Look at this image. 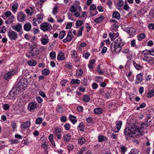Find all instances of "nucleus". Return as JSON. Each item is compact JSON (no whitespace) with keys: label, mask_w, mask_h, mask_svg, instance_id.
I'll return each mask as SVG.
<instances>
[{"label":"nucleus","mask_w":154,"mask_h":154,"mask_svg":"<svg viewBox=\"0 0 154 154\" xmlns=\"http://www.w3.org/2000/svg\"><path fill=\"white\" fill-rule=\"evenodd\" d=\"M80 82V80L75 79H72L70 82L71 83L73 84H79Z\"/></svg>","instance_id":"nucleus-43"},{"label":"nucleus","mask_w":154,"mask_h":154,"mask_svg":"<svg viewBox=\"0 0 154 154\" xmlns=\"http://www.w3.org/2000/svg\"><path fill=\"white\" fill-rule=\"evenodd\" d=\"M43 121V119L41 117L37 118L35 120V122L36 124H41Z\"/></svg>","instance_id":"nucleus-39"},{"label":"nucleus","mask_w":154,"mask_h":154,"mask_svg":"<svg viewBox=\"0 0 154 154\" xmlns=\"http://www.w3.org/2000/svg\"><path fill=\"white\" fill-rule=\"evenodd\" d=\"M102 112V109L100 108H95L94 110V112L96 114H101Z\"/></svg>","instance_id":"nucleus-29"},{"label":"nucleus","mask_w":154,"mask_h":154,"mask_svg":"<svg viewBox=\"0 0 154 154\" xmlns=\"http://www.w3.org/2000/svg\"><path fill=\"white\" fill-rule=\"evenodd\" d=\"M58 7L57 6H55L53 9L52 13L54 15H56L58 13Z\"/></svg>","instance_id":"nucleus-48"},{"label":"nucleus","mask_w":154,"mask_h":154,"mask_svg":"<svg viewBox=\"0 0 154 154\" xmlns=\"http://www.w3.org/2000/svg\"><path fill=\"white\" fill-rule=\"evenodd\" d=\"M65 34L66 33L65 31L62 30L61 31L59 34V38L60 39H63L65 36Z\"/></svg>","instance_id":"nucleus-36"},{"label":"nucleus","mask_w":154,"mask_h":154,"mask_svg":"<svg viewBox=\"0 0 154 154\" xmlns=\"http://www.w3.org/2000/svg\"><path fill=\"white\" fill-rule=\"evenodd\" d=\"M83 23V22L82 21L77 20L75 23L76 27L77 28H79V26H81Z\"/></svg>","instance_id":"nucleus-49"},{"label":"nucleus","mask_w":154,"mask_h":154,"mask_svg":"<svg viewBox=\"0 0 154 154\" xmlns=\"http://www.w3.org/2000/svg\"><path fill=\"white\" fill-rule=\"evenodd\" d=\"M124 2L122 0H119L117 2V5L119 7H122L123 5Z\"/></svg>","instance_id":"nucleus-54"},{"label":"nucleus","mask_w":154,"mask_h":154,"mask_svg":"<svg viewBox=\"0 0 154 154\" xmlns=\"http://www.w3.org/2000/svg\"><path fill=\"white\" fill-rule=\"evenodd\" d=\"M28 83L27 80L25 78H23L20 80L18 84L15 86L17 87V88L20 89V90L21 91L26 88Z\"/></svg>","instance_id":"nucleus-3"},{"label":"nucleus","mask_w":154,"mask_h":154,"mask_svg":"<svg viewBox=\"0 0 154 154\" xmlns=\"http://www.w3.org/2000/svg\"><path fill=\"white\" fill-rule=\"evenodd\" d=\"M61 130L59 128H55L54 134L57 137V139H60L61 138Z\"/></svg>","instance_id":"nucleus-16"},{"label":"nucleus","mask_w":154,"mask_h":154,"mask_svg":"<svg viewBox=\"0 0 154 154\" xmlns=\"http://www.w3.org/2000/svg\"><path fill=\"white\" fill-rule=\"evenodd\" d=\"M18 6V4L17 2H14L12 4L11 10L13 13L15 14L17 12Z\"/></svg>","instance_id":"nucleus-15"},{"label":"nucleus","mask_w":154,"mask_h":154,"mask_svg":"<svg viewBox=\"0 0 154 154\" xmlns=\"http://www.w3.org/2000/svg\"><path fill=\"white\" fill-rule=\"evenodd\" d=\"M69 117L70 121L73 124H75L77 122L76 118L75 116L70 115Z\"/></svg>","instance_id":"nucleus-31"},{"label":"nucleus","mask_w":154,"mask_h":154,"mask_svg":"<svg viewBox=\"0 0 154 154\" xmlns=\"http://www.w3.org/2000/svg\"><path fill=\"white\" fill-rule=\"evenodd\" d=\"M142 59L143 60L149 63L153 61V58L151 56H145Z\"/></svg>","instance_id":"nucleus-23"},{"label":"nucleus","mask_w":154,"mask_h":154,"mask_svg":"<svg viewBox=\"0 0 154 154\" xmlns=\"http://www.w3.org/2000/svg\"><path fill=\"white\" fill-rule=\"evenodd\" d=\"M87 150V149L86 147H84L81 148L79 152V154H81L84 153V152Z\"/></svg>","instance_id":"nucleus-62"},{"label":"nucleus","mask_w":154,"mask_h":154,"mask_svg":"<svg viewBox=\"0 0 154 154\" xmlns=\"http://www.w3.org/2000/svg\"><path fill=\"white\" fill-rule=\"evenodd\" d=\"M37 104L33 102L29 103L28 106V108L29 111L34 110L36 107Z\"/></svg>","instance_id":"nucleus-17"},{"label":"nucleus","mask_w":154,"mask_h":154,"mask_svg":"<svg viewBox=\"0 0 154 154\" xmlns=\"http://www.w3.org/2000/svg\"><path fill=\"white\" fill-rule=\"evenodd\" d=\"M22 25L21 23H19L17 25H14L12 27V29H14L17 32L20 31L22 28Z\"/></svg>","instance_id":"nucleus-22"},{"label":"nucleus","mask_w":154,"mask_h":154,"mask_svg":"<svg viewBox=\"0 0 154 154\" xmlns=\"http://www.w3.org/2000/svg\"><path fill=\"white\" fill-rule=\"evenodd\" d=\"M14 73L15 72L13 71L8 72L5 74L4 76V79L6 80H7L13 76Z\"/></svg>","instance_id":"nucleus-19"},{"label":"nucleus","mask_w":154,"mask_h":154,"mask_svg":"<svg viewBox=\"0 0 154 154\" xmlns=\"http://www.w3.org/2000/svg\"><path fill=\"white\" fill-rule=\"evenodd\" d=\"M73 37V35L72 34V30H69L66 38L63 40V42L66 43L67 42H70L72 40Z\"/></svg>","instance_id":"nucleus-10"},{"label":"nucleus","mask_w":154,"mask_h":154,"mask_svg":"<svg viewBox=\"0 0 154 154\" xmlns=\"http://www.w3.org/2000/svg\"><path fill=\"white\" fill-rule=\"evenodd\" d=\"M84 29V27L83 26H81L79 29L77 35V37L81 36L82 35V32Z\"/></svg>","instance_id":"nucleus-44"},{"label":"nucleus","mask_w":154,"mask_h":154,"mask_svg":"<svg viewBox=\"0 0 154 154\" xmlns=\"http://www.w3.org/2000/svg\"><path fill=\"white\" fill-rule=\"evenodd\" d=\"M14 16L12 15L5 20V22L6 24H11L14 21Z\"/></svg>","instance_id":"nucleus-21"},{"label":"nucleus","mask_w":154,"mask_h":154,"mask_svg":"<svg viewBox=\"0 0 154 154\" xmlns=\"http://www.w3.org/2000/svg\"><path fill=\"white\" fill-rule=\"evenodd\" d=\"M5 16L7 17H8L11 16V11H8L6 12L5 13Z\"/></svg>","instance_id":"nucleus-60"},{"label":"nucleus","mask_w":154,"mask_h":154,"mask_svg":"<svg viewBox=\"0 0 154 154\" xmlns=\"http://www.w3.org/2000/svg\"><path fill=\"white\" fill-rule=\"evenodd\" d=\"M42 74L44 75H47L50 73V70L47 69H44L42 72Z\"/></svg>","instance_id":"nucleus-41"},{"label":"nucleus","mask_w":154,"mask_h":154,"mask_svg":"<svg viewBox=\"0 0 154 154\" xmlns=\"http://www.w3.org/2000/svg\"><path fill=\"white\" fill-rule=\"evenodd\" d=\"M3 108L4 110H7L9 109L10 106L8 104H4L3 105Z\"/></svg>","instance_id":"nucleus-52"},{"label":"nucleus","mask_w":154,"mask_h":154,"mask_svg":"<svg viewBox=\"0 0 154 154\" xmlns=\"http://www.w3.org/2000/svg\"><path fill=\"white\" fill-rule=\"evenodd\" d=\"M98 141L99 142H102L107 140V138L104 136L101 135L98 137Z\"/></svg>","instance_id":"nucleus-35"},{"label":"nucleus","mask_w":154,"mask_h":154,"mask_svg":"<svg viewBox=\"0 0 154 154\" xmlns=\"http://www.w3.org/2000/svg\"><path fill=\"white\" fill-rule=\"evenodd\" d=\"M154 95V89L150 90L146 94L147 97L150 98Z\"/></svg>","instance_id":"nucleus-30"},{"label":"nucleus","mask_w":154,"mask_h":154,"mask_svg":"<svg viewBox=\"0 0 154 154\" xmlns=\"http://www.w3.org/2000/svg\"><path fill=\"white\" fill-rule=\"evenodd\" d=\"M26 16L25 14L22 11H20L17 13V19L18 21L22 22L25 20Z\"/></svg>","instance_id":"nucleus-7"},{"label":"nucleus","mask_w":154,"mask_h":154,"mask_svg":"<svg viewBox=\"0 0 154 154\" xmlns=\"http://www.w3.org/2000/svg\"><path fill=\"white\" fill-rule=\"evenodd\" d=\"M20 141L18 140H12L11 141V143L12 144H17L19 143Z\"/></svg>","instance_id":"nucleus-64"},{"label":"nucleus","mask_w":154,"mask_h":154,"mask_svg":"<svg viewBox=\"0 0 154 154\" xmlns=\"http://www.w3.org/2000/svg\"><path fill=\"white\" fill-rule=\"evenodd\" d=\"M30 48L31 49L30 53L32 56L37 55L40 52L39 49L37 48L35 45H31Z\"/></svg>","instance_id":"nucleus-5"},{"label":"nucleus","mask_w":154,"mask_h":154,"mask_svg":"<svg viewBox=\"0 0 154 154\" xmlns=\"http://www.w3.org/2000/svg\"><path fill=\"white\" fill-rule=\"evenodd\" d=\"M109 37L112 40H114L115 36L116 34L113 32H109Z\"/></svg>","instance_id":"nucleus-50"},{"label":"nucleus","mask_w":154,"mask_h":154,"mask_svg":"<svg viewBox=\"0 0 154 154\" xmlns=\"http://www.w3.org/2000/svg\"><path fill=\"white\" fill-rule=\"evenodd\" d=\"M83 101L85 102H88L90 100V98L87 95H85L83 97Z\"/></svg>","instance_id":"nucleus-40"},{"label":"nucleus","mask_w":154,"mask_h":154,"mask_svg":"<svg viewBox=\"0 0 154 154\" xmlns=\"http://www.w3.org/2000/svg\"><path fill=\"white\" fill-rule=\"evenodd\" d=\"M139 152V150L137 149H131L130 153L129 154H137Z\"/></svg>","instance_id":"nucleus-38"},{"label":"nucleus","mask_w":154,"mask_h":154,"mask_svg":"<svg viewBox=\"0 0 154 154\" xmlns=\"http://www.w3.org/2000/svg\"><path fill=\"white\" fill-rule=\"evenodd\" d=\"M17 87H16L15 86L10 91L8 97L9 98H13L16 96L19 92L20 89L17 88Z\"/></svg>","instance_id":"nucleus-4"},{"label":"nucleus","mask_w":154,"mask_h":154,"mask_svg":"<svg viewBox=\"0 0 154 154\" xmlns=\"http://www.w3.org/2000/svg\"><path fill=\"white\" fill-rule=\"evenodd\" d=\"M36 21L39 23L41 22L43 19V15L41 14H39L37 15V16Z\"/></svg>","instance_id":"nucleus-33"},{"label":"nucleus","mask_w":154,"mask_h":154,"mask_svg":"<svg viewBox=\"0 0 154 154\" xmlns=\"http://www.w3.org/2000/svg\"><path fill=\"white\" fill-rule=\"evenodd\" d=\"M65 58L64 53L62 51L60 52L57 56V59L60 60H63L65 59Z\"/></svg>","instance_id":"nucleus-20"},{"label":"nucleus","mask_w":154,"mask_h":154,"mask_svg":"<svg viewBox=\"0 0 154 154\" xmlns=\"http://www.w3.org/2000/svg\"><path fill=\"white\" fill-rule=\"evenodd\" d=\"M112 16L113 18L119 19L120 18V14L118 12L115 11L113 13Z\"/></svg>","instance_id":"nucleus-28"},{"label":"nucleus","mask_w":154,"mask_h":154,"mask_svg":"<svg viewBox=\"0 0 154 154\" xmlns=\"http://www.w3.org/2000/svg\"><path fill=\"white\" fill-rule=\"evenodd\" d=\"M49 42V39L48 38H43L41 40V42L43 45L47 44Z\"/></svg>","instance_id":"nucleus-46"},{"label":"nucleus","mask_w":154,"mask_h":154,"mask_svg":"<svg viewBox=\"0 0 154 154\" xmlns=\"http://www.w3.org/2000/svg\"><path fill=\"white\" fill-rule=\"evenodd\" d=\"M64 66L65 67L69 69H71L72 67V64L71 63H67L65 64Z\"/></svg>","instance_id":"nucleus-59"},{"label":"nucleus","mask_w":154,"mask_h":154,"mask_svg":"<svg viewBox=\"0 0 154 154\" xmlns=\"http://www.w3.org/2000/svg\"><path fill=\"white\" fill-rule=\"evenodd\" d=\"M145 37V35L143 33H141L138 35L137 37V38L139 41H140L144 38Z\"/></svg>","instance_id":"nucleus-42"},{"label":"nucleus","mask_w":154,"mask_h":154,"mask_svg":"<svg viewBox=\"0 0 154 154\" xmlns=\"http://www.w3.org/2000/svg\"><path fill=\"white\" fill-rule=\"evenodd\" d=\"M36 99L37 101L39 103H41L42 102V99L39 96L36 97Z\"/></svg>","instance_id":"nucleus-61"},{"label":"nucleus","mask_w":154,"mask_h":154,"mask_svg":"<svg viewBox=\"0 0 154 154\" xmlns=\"http://www.w3.org/2000/svg\"><path fill=\"white\" fill-rule=\"evenodd\" d=\"M124 134L125 135L129 137H135L141 135L142 134V131L138 127H129L125 129Z\"/></svg>","instance_id":"nucleus-1"},{"label":"nucleus","mask_w":154,"mask_h":154,"mask_svg":"<svg viewBox=\"0 0 154 154\" xmlns=\"http://www.w3.org/2000/svg\"><path fill=\"white\" fill-rule=\"evenodd\" d=\"M56 53L55 51H52L50 53V57L51 59H53L56 57Z\"/></svg>","instance_id":"nucleus-47"},{"label":"nucleus","mask_w":154,"mask_h":154,"mask_svg":"<svg viewBox=\"0 0 154 154\" xmlns=\"http://www.w3.org/2000/svg\"><path fill=\"white\" fill-rule=\"evenodd\" d=\"M104 18V17L103 16H101L95 19L94 21L95 23H98L101 22Z\"/></svg>","instance_id":"nucleus-27"},{"label":"nucleus","mask_w":154,"mask_h":154,"mask_svg":"<svg viewBox=\"0 0 154 154\" xmlns=\"http://www.w3.org/2000/svg\"><path fill=\"white\" fill-rule=\"evenodd\" d=\"M83 74V71L82 69H78L76 72V75L79 77H81Z\"/></svg>","instance_id":"nucleus-37"},{"label":"nucleus","mask_w":154,"mask_h":154,"mask_svg":"<svg viewBox=\"0 0 154 154\" xmlns=\"http://www.w3.org/2000/svg\"><path fill=\"white\" fill-rule=\"evenodd\" d=\"M122 121H117L116 123V128L117 130L116 131H114L116 132H118L119 131V130L121 128L122 125Z\"/></svg>","instance_id":"nucleus-24"},{"label":"nucleus","mask_w":154,"mask_h":154,"mask_svg":"<svg viewBox=\"0 0 154 154\" xmlns=\"http://www.w3.org/2000/svg\"><path fill=\"white\" fill-rule=\"evenodd\" d=\"M97 71L100 74H102L103 73L102 69H100V65H98L97 66Z\"/></svg>","instance_id":"nucleus-58"},{"label":"nucleus","mask_w":154,"mask_h":154,"mask_svg":"<svg viewBox=\"0 0 154 154\" xmlns=\"http://www.w3.org/2000/svg\"><path fill=\"white\" fill-rule=\"evenodd\" d=\"M69 11L73 12L74 15L76 17H79L80 16V12L81 11V8L78 5L72 6H71Z\"/></svg>","instance_id":"nucleus-2"},{"label":"nucleus","mask_w":154,"mask_h":154,"mask_svg":"<svg viewBox=\"0 0 154 154\" xmlns=\"http://www.w3.org/2000/svg\"><path fill=\"white\" fill-rule=\"evenodd\" d=\"M23 27L25 31H30L31 29V24L29 22L26 23L24 24Z\"/></svg>","instance_id":"nucleus-18"},{"label":"nucleus","mask_w":154,"mask_h":154,"mask_svg":"<svg viewBox=\"0 0 154 154\" xmlns=\"http://www.w3.org/2000/svg\"><path fill=\"white\" fill-rule=\"evenodd\" d=\"M124 30L128 33L130 36H132L135 32V30L134 28L131 27H125Z\"/></svg>","instance_id":"nucleus-11"},{"label":"nucleus","mask_w":154,"mask_h":154,"mask_svg":"<svg viewBox=\"0 0 154 154\" xmlns=\"http://www.w3.org/2000/svg\"><path fill=\"white\" fill-rule=\"evenodd\" d=\"M152 123V122L151 121H149V122H146V120L145 122L143 123L142 124L140 128V129L141 131V130H143L144 128H145L148 126H149Z\"/></svg>","instance_id":"nucleus-14"},{"label":"nucleus","mask_w":154,"mask_h":154,"mask_svg":"<svg viewBox=\"0 0 154 154\" xmlns=\"http://www.w3.org/2000/svg\"><path fill=\"white\" fill-rule=\"evenodd\" d=\"M143 74L141 73L138 74L136 76V79L135 83V84H137L140 83L143 80Z\"/></svg>","instance_id":"nucleus-12"},{"label":"nucleus","mask_w":154,"mask_h":154,"mask_svg":"<svg viewBox=\"0 0 154 154\" xmlns=\"http://www.w3.org/2000/svg\"><path fill=\"white\" fill-rule=\"evenodd\" d=\"M78 143L80 145H82L85 143L86 140L84 137H79L78 139Z\"/></svg>","instance_id":"nucleus-32"},{"label":"nucleus","mask_w":154,"mask_h":154,"mask_svg":"<svg viewBox=\"0 0 154 154\" xmlns=\"http://www.w3.org/2000/svg\"><path fill=\"white\" fill-rule=\"evenodd\" d=\"M63 138L64 141L69 142L71 140V137L69 134H66L63 135Z\"/></svg>","instance_id":"nucleus-26"},{"label":"nucleus","mask_w":154,"mask_h":154,"mask_svg":"<svg viewBox=\"0 0 154 154\" xmlns=\"http://www.w3.org/2000/svg\"><path fill=\"white\" fill-rule=\"evenodd\" d=\"M36 61L33 60H29L28 62V64L30 66H33L35 65L36 64Z\"/></svg>","instance_id":"nucleus-34"},{"label":"nucleus","mask_w":154,"mask_h":154,"mask_svg":"<svg viewBox=\"0 0 154 154\" xmlns=\"http://www.w3.org/2000/svg\"><path fill=\"white\" fill-rule=\"evenodd\" d=\"M51 28V26L49 23H43L41 25V29L44 31H46Z\"/></svg>","instance_id":"nucleus-9"},{"label":"nucleus","mask_w":154,"mask_h":154,"mask_svg":"<svg viewBox=\"0 0 154 154\" xmlns=\"http://www.w3.org/2000/svg\"><path fill=\"white\" fill-rule=\"evenodd\" d=\"M79 127L80 128V130L82 131H83V129H84L85 126L84 125V124L83 123H80L79 125Z\"/></svg>","instance_id":"nucleus-53"},{"label":"nucleus","mask_w":154,"mask_h":154,"mask_svg":"<svg viewBox=\"0 0 154 154\" xmlns=\"http://www.w3.org/2000/svg\"><path fill=\"white\" fill-rule=\"evenodd\" d=\"M30 125V121H28L23 123L21 125V127L25 129L29 127Z\"/></svg>","instance_id":"nucleus-25"},{"label":"nucleus","mask_w":154,"mask_h":154,"mask_svg":"<svg viewBox=\"0 0 154 154\" xmlns=\"http://www.w3.org/2000/svg\"><path fill=\"white\" fill-rule=\"evenodd\" d=\"M133 63L134 66L137 69L139 70L140 69L142 68L141 66L136 63L134 61H133Z\"/></svg>","instance_id":"nucleus-45"},{"label":"nucleus","mask_w":154,"mask_h":154,"mask_svg":"<svg viewBox=\"0 0 154 154\" xmlns=\"http://www.w3.org/2000/svg\"><path fill=\"white\" fill-rule=\"evenodd\" d=\"M124 9L126 11H128V10L129 8V7L128 5L127 2L125 1V5L123 7Z\"/></svg>","instance_id":"nucleus-55"},{"label":"nucleus","mask_w":154,"mask_h":154,"mask_svg":"<svg viewBox=\"0 0 154 154\" xmlns=\"http://www.w3.org/2000/svg\"><path fill=\"white\" fill-rule=\"evenodd\" d=\"M48 145L46 143H43L42 144L41 147L44 148L45 150H46L48 149Z\"/></svg>","instance_id":"nucleus-56"},{"label":"nucleus","mask_w":154,"mask_h":154,"mask_svg":"<svg viewBox=\"0 0 154 154\" xmlns=\"http://www.w3.org/2000/svg\"><path fill=\"white\" fill-rule=\"evenodd\" d=\"M115 51L116 53H118L121 51L122 47H119L118 46H115Z\"/></svg>","instance_id":"nucleus-51"},{"label":"nucleus","mask_w":154,"mask_h":154,"mask_svg":"<svg viewBox=\"0 0 154 154\" xmlns=\"http://www.w3.org/2000/svg\"><path fill=\"white\" fill-rule=\"evenodd\" d=\"M114 42L115 43V46L122 47L124 45L123 42L120 38H118L117 39H116Z\"/></svg>","instance_id":"nucleus-13"},{"label":"nucleus","mask_w":154,"mask_h":154,"mask_svg":"<svg viewBox=\"0 0 154 154\" xmlns=\"http://www.w3.org/2000/svg\"><path fill=\"white\" fill-rule=\"evenodd\" d=\"M143 53L144 55H150V51L149 50H145L143 51Z\"/></svg>","instance_id":"nucleus-57"},{"label":"nucleus","mask_w":154,"mask_h":154,"mask_svg":"<svg viewBox=\"0 0 154 154\" xmlns=\"http://www.w3.org/2000/svg\"><path fill=\"white\" fill-rule=\"evenodd\" d=\"M8 35L9 38L11 40H15L18 38L17 33L11 29L8 32Z\"/></svg>","instance_id":"nucleus-6"},{"label":"nucleus","mask_w":154,"mask_h":154,"mask_svg":"<svg viewBox=\"0 0 154 154\" xmlns=\"http://www.w3.org/2000/svg\"><path fill=\"white\" fill-rule=\"evenodd\" d=\"M71 57L73 61L75 62H79L80 61V57L78 55L76 51L73 50L71 52Z\"/></svg>","instance_id":"nucleus-8"},{"label":"nucleus","mask_w":154,"mask_h":154,"mask_svg":"<svg viewBox=\"0 0 154 154\" xmlns=\"http://www.w3.org/2000/svg\"><path fill=\"white\" fill-rule=\"evenodd\" d=\"M57 109V111L60 112L63 111V108L61 105H59Z\"/></svg>","instance_id":"nucleus-63"}]
</instances>
